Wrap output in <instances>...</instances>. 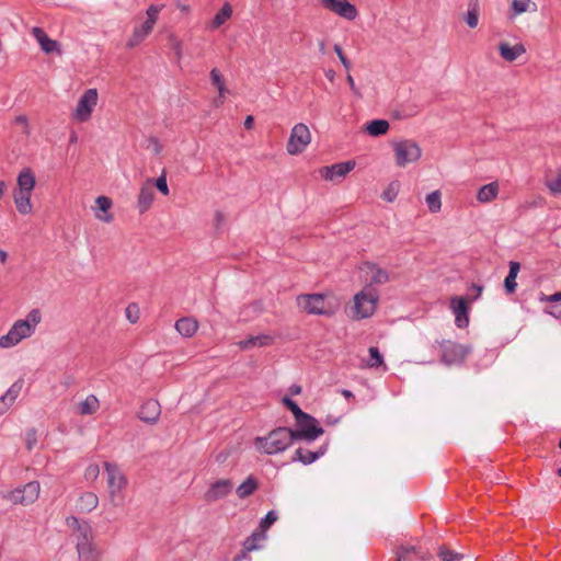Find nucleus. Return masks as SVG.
Masks as SVG:
<instances>
[{
  "instance_id": "f257e3e1",
  "label": "nucleus",
  "mask_w": 561,
  "mask_h": 561,
  "mask_svg": "<svg viewBox=\"0 0 561 561\" xmlns=\"http://www.w3.org/2000/svg\"><path fill=\"white\" fill-rule=\"evenodd\" d=\"M66 525L72 530L79 561H100L101 551L94 542L93 529L85 519L75 516L66 518Z\"/></svg>"
},
{
  "instance_id": "f03ea898",
  "label": "nucleus",
  "mask_w": 561,
  "mask_h": 561,
  "mask_svg": "<svg viewBox=\"0 0 561 561\" xmlns=\"http://www.w3.org/2000/svg\"><path fill=\"white\" fill-rule=\"evenodd\" d=\"M294 442L291 428L279 426L265 436L255 437L254 446L262 454L277 455L285 451Z\"/></svg>"
},
{
  "instance_id": "7ed1b4c3",
  "label": "nucleus",
  "mask_w": 561,
  "mask_h": 561,
  "mask_svg": "<svg viewBox=\"0 0 561 561\" xmlns=\"http://www.w3.org/2000/svg\"><path fill=\"white\" fill-rule=\"evenodd\" d=\"M378 301V291L373 286H365L363 290L354 296L352 318L355 320L370 318L376 311Z\"/></svg>"
},
{
  "instance_id": "20e7f679",
  "label": "nucleus",
  "mask_w": 561,
  "mask_h": 561,
  "mask_svg": "<svg viewBox=\"0 0 561 561\" xmlns=\"http://www.w3.org/2000/svg\"><path fill=\"white\" fill-rule=\"evenodd\" d=\"M295 420L297 428H291L295 442L305 440L311 443L324 433V430L319 425L317 419L308 413H306V419L295 417Z\"/></svg>"
},
{
  "instance_id": "39448f33",
  "label": "nucleus",
  "mask_w": 561,
  "mask_h": 561,
  "mask_svg": "<svg viewBox=\"0 0 561 561\" xmlns=\"http://www.w3.org/2000/svg\"><path fill=\"white\" fill-rule=\"evenodd\" d=\"M39 491V482L31 481L20 488L4 493L2 497L13 504L30 505L38 499Z\"/></svg>"
},
{
  "instance_id": "423d86ee",
  "label": "nucleus",
  "mask_w": 561,
  "mask_h": 561,
  "mask_svg": "<svg viewBox=\"0 0 561 561\" xmlns=\"http://www.w3.org/2000/svg\"><path fill=\"white\" fill-rule=\"evenodd\" d=\"M439 346L442 350L440 360L447 366L463 363L466 357L471 352L470 346H466L449 340H443L439 342Z\"/></svg>"
},
{
  "instance_id": "0eeeda50",
  "label": "nucleus",
  "mask_w": 561,
  "mask_h": 561,
  "mask_svg": "<svg viewBox=\"0 0 561 561\" xmlns=\"http://www.w3.org/2000/svg\"><path fill=\"white\" fill-rule=\"evenodd\" d=\"M396 162L403 168L408 163L417 161L421 158L422 150L413 140H401L393 144Z\"/></svg>"
},
{
  "instance_id": "6e6552de",
  "label": "nucleus",
  "mask_w": 561,
  "mask_h": 561,
  "mask_svg": "<svg viewBox=\"0 0 561 561\" xmlns=\"http://www.w3.org/2000/svg\"><path fill=\"white\" fill-rule=\"evenodd\" d=\"M311 140L309 128L302 124H296L290 133L287 151L289 154H298L305 150Z\"/></svg>"
},
{
  "instance_id": "1a4fd4ad",
  "label": "nucleus",
  "mask_w": 561,
  "mask_h": 561,
  "mask_svg": "<svg viewBox=\"0 0 561 561\" xmlns=\"http://www.w3.org/2000/svg\"><path fill=\"white\" fill-rule=\"evenodd\" d=\"M32 328L26 321H15L5 335L0 337V347L9 348L15 346L23 339L31 336Z\"/></svg>"
},
{
  "instance_id": "9d476101",
  "label": "nucleus",
  "mask_w": 561,
  "mask_h": 561,
  "mask_svg": "<svg viewBox=\"0 0 561 561\" xmlns=\"http://www.w3.org/2000/svg\"><path fill=\"white\" fill-rule=\"evenodd\" d=\"M98 103L96 89H88L79 99L73 116L79 122H87Z\"/></svg>"
},
{
  "instance_id": "9b49d317",
  "label": "nucleus",
  "mask_w": 561,
  "mask_h": 561,
  "mask_svg": "<svg viewBox=\"0 0 561 561\" xmlns=\"http://www.w3.org/2000/svg\"><path fill=\"white\" fill-rule=\"evenodd\" d=\"M104 468L107 473L108 492L114 501L116 495L126 486L127 480L116 463L105 461Z\"/></svg>"
},
{
  "instance_id": "f8f14e48",
  "label": "nucleus",
  "mask_w": 561,
  "mask_h": 561,
  "mask_svg": "<svg viewBox=\"0 0 561 561\" xmlns=\"http://www.w3.org/2000/svg\"><path fill=\"white\" fill-rule=\"evenodd\" d=\"M297 305L309 314H325V298L322 294H302L297 297Z\"/></svg>"
},
{
  "instance_id": "ddd939ff",
  "label": "nucleus",
  "mask_w": 561,
  "mask_h": 561,
  "mask_svg": "<svg viewBox=\"0 0 561 561\" xmlns=\"http://www.w3.org/2000/svg\"><path fill=\"white\" fill-rule=\"evenodd\" d=\"M355 161L348 160L322 167L319 172L324 180L336 181L344 179L355 168Z\"/></svg>"
},
{
  "instance_id": "4468645a",
  "label": "nucleus",
  "mask_w": 561,
  "mask_h": 561,
  "mask_svg": "<svg viewBox=\"0 0 561 561\" xmlns=\"http://www.w3.org/2000/svg\"><path fill=\"white\" fill-rule=\"evenodd\" d=\"M320 2L325 9L348 21L355 20L358 14L356 7L347 0H320Z\"/></svg>"
},
{
  "instance_id": "2eb2a0df",
  "label": "nucleus",
  "mask_w": 561,
  "mask_h": 561,
  "mask_svg": "<svg viewBox=\"0 0 561 561\" xmlns=\"http://www.w3.org/2000/svg\"><path fill=\"white\" fill-rule=\"evenodd\" d=\"M450 309L455 314V324L459 329L467 328L469 324V307L465 297L453 296L450 298Z\"/></svg>"
},
{
  "instance_id": "dca6fc26",
  "label": "nucleus",
  "mask_w": 561,
  "mask_h": 561,
  "mask_svg": "<svg viewBox=\"0 0 561 561\" xmlns=\"http://www.w3.org/2000/svg\"><path fill=\"white\" fill-rule=\"evenodd\" d=\"M233 485L229 479H220L214 482L205 493L206 502H216L226 497L232 490Z\"/></svg>"
},
{
  "instance_id": "f3484780",
  "label": "nucleus",
  "mask_w": 561,
  "mask_h": 561,
  "mask_svg": "<svg viewBox=\"0 0 561 561\" xmlns=\"http://www.w3.org/2000/svg\"><path fill=\"white\" fill-rule=\"evenodd\" d=\"M161 414L160 403L154 399L147 400L138 412V417L148 424H156Z\"/></svg>"
},
{
  "instance_id": "a211bd4d",
  "label": "nucleus",
  "mask_w": 561,
  "mask_h": 561,
  "mask_svg": "<svg viewBox=\"0 0 561 561\" xmlns=\"http://www.w3.org/2000/svg\"><path fill=\"white\" fill-rule=\"evenodd\" d=\"M23 382L18 380L11 385L7 392L0 397V415L7 413L11 405L15 402L22 390Z\"/></svg>"
},
{
  "instance_id": "6ab92c4d",
  "label": "nucleus",
  "mask_w": 561,
  "mask_h": 561,
  "mask_svg": "<svg viewBox=\"0 0 561 561\" xmlns=\"http://www.w3.org/2000/svg\"><path fill=\"white\" fill-rule=\"evenodd\" d=\"M327 450H328V444L322 445L314 451L304 449V448H298L295 453L293 460L300 461L304 465H311L316 460H318L320 457L325 455Z\"/></svg>"
},
{
  "instance_id": "aec40b11",
  "label": "nucleus",
  "mask_w": 561,
  "mask_h": 561,
  "mask_svg": "<svg viewBox=\"0 0 561 561\" xmlns=\"http://www.w3.org/2000/svg\"><path fill=\"white\" fill-rule=\"evenodd\" d=\"M154 24L152 20H146L141 25L135 27L133 35L126 43L128 48L138 46L152 31Z\"/></svg>"
},
{
  "instance_id": "412c9836",
  "label": "nucleus",
  "mask_w": 561,
  "mask_h": 561,
  "mask_svg": "<svg viewBox=\"0 0 561 561\" xmlns=\"http://www.w3.org/2000/svg\"><path fill=\"white\" fill-rule=\"evenodd\" d=\"M499 51L501 57L508 62L515 61L520 55L526 53L525 46L519 43L514 46H511L506 42H501L499 45Z\"/></svg>"
},
{
  "instance_id": "4be33fe9",
  "label": "nucleus",
  "mask_w": 561,
  "mask_h": 561,
  "mask_svg": "<svg viewBox=\"0 0 561 561\" xmlns=\"http://www.w3.org/2000/svg\"><path fill=\"white\" fill-rule=\"evenodd\" d=\"M36 181L33 171L30 168H24L16 179V191L32 193L35 187Z\"/></svg>"
},
{
  "instance_id": "5701e85b",
  "label": "nucleus",
  "mask_w": 561,
  "mask_h": 561,
  "mask_svg": "<svg viewBox=\"0 0 561 561\" xmlns=\"http://www.w3.org/2000/svg\"><path fill=\"white\" fill-rule=\"evenodd\" d=\"M32 34L38 42L42 50L46 54H50L58 50V42L49 38L43 28L33 27Z\"/></svg>"
},
{
  "instance_id": "b1692460",
  "label": "nucleus",
  "mask_w": 561,
  "mask_h": 561,
  "mask_svg": "<svg viewBox=\"0 0 561 561\" xmlns=\"http://www.w3.org/2000/svg\"><path fill=\"white\" fill-rule=\"evenodd\" d=\"M153 197L154 193L152 190V183L151 180H149L148 184L144 185L138 194L137 205L140 214H144L150 208Z\"/></svg>"
},
{
  "instance_id": "393cba45",
  "label": "nucleus",
  "mask_w": 561,
  "mask_h": 561,
  "mask_svg": "<svg viewBox=\"0 0 561 561\" xmlns=\"http://www.w3.org/2000/svg\"><path fill=\"white\" fill-rule=\"evenodd\" d=\"M367 275H369V284L367 286L385 284L389 279L388 272L371 263H365Z\"/></svg>"
},
{
  "instance_id": "a878e982",
  "label": "nucleus",
  "mask_w": 561,
  "mask_h": 561,
  "mask_svg": "<svg viewBox=\"0 0 561 561\" xmlns=\"http://www.w3.org/2000/svg\"><path fill=\"white\" fill-rule=\"evenodd\" d=\"M273 342V336L268 334H259L255 336H250L240 341L238 344L241 350H250L253 347H262L271 345Z\"/></svg>"
},
{
  "instance_id": "bb28decb",
  "label": "nucleus",
  "mask_w": 561,
  "mask_h": 561,
  "mask_svg": "<svg viewBox=\"0 0 561 561\" xmlns=\"http://www.w3.org/2000/svg\"><path fill=\"white\" fill-rule=\"evenodd\" d=\"M176 331L184 337H191L198 329V323L195 319L184 317L175 322Z\"/></svg>"
},
{
  "instance_id": "cd10ccee",
  "label": "nucleus",
  "mask_w": 561,
  "mask_h": 561,
  "mask_svg": "<svg viewBox=\"0 0 561 561\" xmlns=\"http://www.w3.org/2000/svg\"><path fill=\"white\" fill-rule=\"evenodd\" d=\"M99 504V497L93 492L82 493L77 502V508L81 513L92 512Z\"/></svg>"
},
{
  "instance_id": "c85d7f7f",
  "label": "nucleus",
  "mask_w": 561,
  "mask_h": 561,
  "mask_svg": "<svg viewBox=\"0 0 561 561\" xmlns=\"http://www.w3.org/2000/svg\"><path fill=\"white\" fill-rule=\"evenodd\" d=\"M31 195L32 193L14 190L13 199L20 214L27 215L32 211Z\"/></svg>"
},
{
  "instance_id": "c756f323",
  "label": "nucleus",
  "mask_w": 561,
  "mask_h": 561,
  "mask_svg": "<svg viewBox=\"0 0 561 561\" xmlns=\"http://www.w3.org/2000/svg\"><path fill=\"white\" fill-rule=\"evenodd\" d=\"M520 270V265L518 262L511 261L510 262V271L507 276L504 279V288L506 293L513 294L516 290L517 283L516 277L518 275V272Z\"/></svg>"
},
{
  "instance_id": "7c9ffc66",
  "label": "nucleus",
  "mask_w": 561,
  "mask_h": 561,
  "mask_svg": "<svg viewBox=\"0 0 561 561\" xmlns=\"http://www.w3.org/2000/svg\"><path fill=\"white\" fill-rule=\"evenodd\" d=\"M511 11L513 16L525 12H536L537 4L531 0H512Z\"/></svg>"
},
{
  "instance_id": "2f4dec72",
  "label": "nucleus",
  "mask_w": 561,
  "mask_h": 561,
  "mask_svg": "<svg viewBox=\"0 0 561 561\" xmlns=\"http://www.w3.org/2000/svg\"><path fill=\"white\" fill-rule=\"evenodd\" d=\"M480 3L479 0H469L468 11L465 15V21L469 27L474 28L479 23Z\"/></svg>"
},
{
  "instance_id": "473e14b6",
  "label": "nucleus",
  "mask_w": 561,
  "mask_h": 561,
  "mask_svg": "<svg viewBox=\"0 0 561 561\" xmlns=\"http://www.w3.org/2000/svg\"><path fill=\"white\" fill-rule=\"evenodd\" d=\"M265 538L266 536L263 531L256 530L244 539L242 543V549L248 553L259 550L261 548L259 542L263 541Z\"/></svg>"
},
{
  "instance_id": "72a5a7b5",
  "label": "nucleus",
  "mask_w": 561,
  "mask_h": 561,
  "mask_svg": "<svg viewBox=\"0 0 561 561\" xmlns=\"http://www.w3.org/2000/svg\"><path fill=\"white\" fill-rule=\"evenodd\" d=\"M259 483L253 476H249L236 490L240 499L250 496L257 489Z\"/></svg>"
},
{
  "instance_id": "f704fd0d",
  "label": "nucleus",
  "mask_w": 561,
  "mask_h": 561,
  "mask_svg": "<svg viewBox=\"0 0 561 561\" xmlns=\"http://www.w3.org/2000/svg\"><path fill=\"white\" fill-rule=\"evenodd\" d=\"M499 186L496 183H489L480 187L477 194V198L481 203H489L494 199L497 195Z\"/></svg>"
},
{
  "instance_id": "c9c22d12",
  "label": "nucleus",
  "mask_w": 561,
  "mask_h": 561,
  "mask_svg": "<svg viewBox=\"0 0 561 561\" xmlns=\"http://www.w3.org/2000/svg\"><path fill=\"white\" fill-rule=\"evenodd\" d=\"M95 203H96L98 209L101 210L102 213H104V215L96 214L98 219H100L104 222L112 221L113 216L107 214V210L112 206V201L106 196H99L96 198Z\"/></svg>"
},
{
  "instance_id": "e433bc0d",
  "label": "nucleus",
  "mask_w": 561,
  "mask_h": 561,
  "mask_svg": "<svg viewBox=\"0 0 561 561\" xmlns=\"http://www.w3.org/2000/svg\"><path fill=\"white\" fill-rule=\"evenodd\" d=\"M388 129L389 123L386 119H374L366 126L367 133L374 137L386 134Z\"/></svg>"
},
{
  "instance_id": "4c0bfd02",
  "label": "nucleus",
  "mask_w": 561,
  "mask_h": 561,
  "mask_svg": "<svg viewBox=\"0 0 561 561\" xmlns=\"http://www.w3.org/2000/svg\"><path fill=\"white\" fill-rule=\"evenodd\" d=\"M99 400L94 394L88 396L79 405L80 414L90 415L98 411Z\"/></svg>"
},
{
  "instance_id": "58836bf2",
  "label": "nucleus",
  "mask_w": 561,
  "mask_h": 561,
  "mask_svg": "<svg viewBox=\"0 0 561 561\" xmlns=\"http://www.w3.org/2000/svg\"><path fill=\"white\" fill-rule=\"evenodd\" d=\"M231 14H232V9H231L230 4H228V3L224 4L222 8L214 16V19L211 21V27L213 28H218L228 19H230Z\"/></svg>"
},
{
  "instance_id": "ea45409f",
  "label": "nucleus",
  "mask_w": 561,
  "mask_h": 561,
  "mask_svg": "<svg viewBox=\"0 0 561 561\" xmlns=\"http://www.w3.org/2000/svg\"><path fill=\"white\" fill-rule=\"evenodd\" d=\"M426 204L431 213L439 211L442 207L440 193L438 191H434L427 194Z\"/></svg>"
},
{
  "instance_id": "a19ab883",
  "label": "nucleus",
  "mask_w": 561,
  "mask_h": 561,
  "mask_svg": "<svg viewBox=\"0 0 561 561\" xmlns=\"http://www.w3.org/2000/svg\"><path fill=\"white\" fill-rule=\"evenodd\" d=\"M438 557L442 561H460L463 558V554L458 553L449 548L442 546L438 549Z\"/></svg>"
},
{
  "instance_id": "79ce46f5",
  "label": "nucleus",
  "mask_w": 561,
  "mask_h": 561,
  "mask_svg": "<svg viewBox=\"0 0 561 561\" xmlns=\"http://www.w3.org/2000/svg\"><path fill=\"white\" fill-rule=\"evenodd\" d=\"M283 404L294 414L295 417H305L306 419V412H304L299 405L291 400L289 397H284L282 400Z\"/></svg>"
},
{
  "instance_id": "37998d69",
  "label": "nucleus",
  "mask_w": 561,
  "mask_h": 561,
  "mask_svg": "<svg viewBox=\"0 0 561 561\" xmlns=\"http://www.w3.org/2000/svg\"><path fill=\"white\" fill-rule=\"evenodd\" d=\"M370 359L368 362L369 367H379L383 364V357L376 346L369 347Z\"/></svg>"
},
{
  "instance_id": "c03bdc74",
  "label": "nucleus",
  "mask_w": 561,
  "mask_h": 561,
  "mask_svg": "<svg viewBox=\"0 0 561 561\" xmlns=\"http://www.w3.org/2000/svg\"><path fill=\"white\" fill-rule=\"evenodd\" d=\"M41 311L38 309H33L27 313L26 318L22 319L21 321H26L32 328V333H34L35 328L41 322Z\"/></svg>"
},
{
  "instance_id": "a18cd8bd",
  "label": "nucleus",
  "mask_w": 561,
  "mask_h": 561,
  "mask_svg": "<svg viewBox=\"0 0 561 561\" xmlns=\"http://www.w3.org/2000/svg\"><path fill=\"white\" fill-rule=\"evenodd\" d=\"M277 520V514L274 511L267 512L264 518L260 523V531H265Z\"/></svg>"
},
{
  "instance_id": "49530a36",
  "label": "nucleus",
  "mask_w": 561,
  "mask_h": 561,
  "mask_svg": "<svg viewBox=\"0 0 561 561\" xmlns=\"http://www.w3.org/2000/svg\"><path fill=\"white\" fill-rule=\"evenodd\" d=\"M419 554V550L415 546H400L397 550V560L398 561H405V554Z\"/></svg>"
},
{
  "instance_id": "de8ad7c7",
  "label": "nucleus",
  "mask_w": 561,
  "mask_h": 561,
  "mask_svg": "<svg viewBox=\"0 0 561 561\" xmlns=\"http://www.w3.org/2000/svg\"><path fill=\"white\" fill-rule=\"evenodd\" d=\"M25 443L27 450H32L37 444V432L35 428L27 430L25 434Z\"/></svg>"
},
{
  "instance_id": "09e8293b",
  "label": "nucleus",
  "mask_w": 561,
  "mask_h": 561,
  "mask_svg": "<svg viewBox=\"0 0 561 561\" xmlns=\"http://www.w3.org/2000/svg\"><path fill=\"white\" fill-rule=\"evenodd\" d=\"M538 299L540 302H550L552 305H557L561 301V291H557L552 295H545L543 293H540Z\"/></svg>"
},
{
  "instance_id": "8fccbe9b",
  "label": "nucleus",
  "mask_w": 561,
  "mask_h": 561,
  "mask_svg": "<svg viewBox=\"0 0 561 561\" xmlns=\"http://www.w3.org/2000/svg\"><path fill=\"white\" fill-rule=\"evenodd\" d=\"M547 186L553 194H561V173L547 182Z\"/></svg>"
},
{
  "instance_id": "3c124183",
  "label": "nucleus",
  "mask_w": 561,
  "mask_h": 561,
  "mask_svg": "<svg viewBox=\"0 0 561 561\" xmlns=\"http://www.w3.org/2000/svg\"><path fill=\"white\" fill-rule=\"evenodd\" d=\"M209 77L213 85H215L216 89L225 84L224 78L217 68L211 69Z\"/></svg>"
},
{
  "instance_id": "603ef678",
  "label": "nucleus",
  "mask_w": 561,
  "mask_h": 561,
  "mask_svg": "<svg viewBox=\"0 0 561 561\" xmlns=\"http://www.w3.org/2000/svg\"><path fill=\"white\" fill-rule=\"evenodd\" d=\"M154 186L158 188L159 192H161L163 195L169 194V187L167 183V176L164 173H162L154 182Z\"/></svg>"
},
{
  "instance_id": "864d4df0",
  "label": "nucleus",
  "mask_w": 561,
  "mask_h": 561,
  "mask_svg": "<svg viewBox=\"0 0 561 561\" xmlns=\"http://www.w3.org/2000/svg\"><path fill=\"white\" fill-rule=\"evenodd\" d=\"M126 317L131 323L137 322V320L139 319V310L135 304H130L126 308Z\"/></svg>"
},
{
  "instance_id": "5fc2aeb1",
  "label": "nucleus",
  "mask_w": 561,
  "mask_h": 561,
  "mask_svg": "<svg viewBox=\"0 0 561 561\" xmlns=\"http://www.w3.org/2000/svg\"><path fill=\"white\" fill-rule=\"evenodd\" d=\"M334 51L336 53L341 64L343 65V67L346 69V70H350L352 65H351V61L346 58V56L344 55L343 53V49L340 45L335 44L334 45Z\"/></svg>"
},
{
  "instance_id": "6e6d98bb",
  "label": "nucleus",
  "mask_w": 561,
  "mask_h": 561,
  "mask_svg": "<svg viewBox=\"0 0 561 561\" xmlns=\"http://www.w3.org/2000/svg\"><path fill=\"white\" fill-rule=\"evenodd\" d=\"M100 474V468L98 465H89L84 471V478L87 480H95Z\"/></svg>"
},
{
  "instance_id": "4d7b16f0",
  "label": "nucleus",
  "mask_w": 561,
  "mask_h": 561,
  "mask_svg": "<svg viewBox=\"0 0 561 561\" xmlns=\"http://www.w3.org/2000/svg\"><path fill=\"white\" fill-rule=\"evenodd\" d=\"M545 313L561 320V301L543 309Z\"/></svg>"
},
{
  "instance_id": "13d9d810",
  "label": "nucleus",
  "mask_w": 561,
  "mask_h": 561,
  "mask_svg": "<svg viewBox=\"0 0 561 561\" xmlns=\"http://www.w3.org/2000/svg\"><path fill=\"white\" fill-rule=\"evenodd\" d=\"M159 12H160V8L158 5L151 4L147 9V16H148L147 20H152V24H156Z\"/></svg>"
},
{
  "instance_id": "bf43d9fd",
  "label": "nucleus",
  "mask_w": 561,
  "mask_h": 561,
  "mask_svg": "<svg viewBox=\"0 0 561 561\" xmlns=\"http://www.w3.org/2000/svg\"><path fill=\"white\" fill-rule=\"evenodd\" d=\"M15 124H20L23 126V134L28 136L30 135V128H28V125H27V117L24 116V115H20L18 117H15L14 119Z\"/></svg>"
},
{
  "instance_id": "052dcab7",
  "label": "nucleus",
  "mask_w": 561,
  "mask_h": 561,
  "mask_svg": "<svg viewBox=\"0 0 561 561\" xmlns=\"http://www.w3.org/2000/svg\"><path fill=\"white\" fill-rule=\"evenodd\" d=\"M251 558L248 552H245L243 549L233 558L232 561H250Z\"/></svg>"
},
{
  "instance_id": "680f3d73",
  "label": "nucleus",
  "mask_w": 561,
  "mask_h": 561,
  "mask_svg": "<svg viewBox=\"0 0 561 561\" xmlns=\"http://www.w3.org/2000/svg\"><path fill=\"white\" fill-rule=\"evenodd\" d=\"M346 81H347V83H348V85H350L351 90H352L355 94H358V90H357V88H356V85H355L354 79H353V77H352L350 73L346 76Z\"/></svg>"
},
{
  "instance_id": "e2e57ef3",
  "label": "nucleus",
  "mask_w": 561,
  "mask_h": 561,
  "mask_svg": "<svg viewBox=\"0 0 561 561\" xmlns=\"http://www.w3.org/2000/svg\"><path fill=\"white\" fill-rule=\"evenodd\" d=\"M219 99H225L226 94L229 93V90L224 85L217 88Z\"/></svg>"
},
{
  "instance_id": "0e129e2a",
  "label": "nucleus",
  "mask_w": 561,
  "mask_h": 561,
  "mask_svg": "<svg viewBox=\"0 0 561 561\" xmlns=\"http://www.w3.org/2000/svg\"><path fill=\"white\" fill-rule=\"evenodd\" d=\"M289 391L293 396L300 394L301 393V387L298 385H291L289 388Z\"/></svg>"
},
{
  "instance_id": "69168bd1",
  "label": "nucleus",
  "mask_w": 561,
  "mask_h": 561,
  "mask_svg": "<svg viewBox=\"0 0 561 561\" xmlns=\"http://www.w3.org/2000/svg\"><path fill=\"white\" fill-rule=\"evenodd\" d=\"M253 123H254L253 117H252V116H248V117L245 118V121H244L243 125H244V127H245L247 129H251V128H252V126H253Z\"/></svg>"
},
{
  "instance_id": "338daca9",
  "label": "nucleus",
  "mask_w": 561,
  "mask_h": 561,
  "mask_svg": "<svg viewBox=\"0 0 561 561\" xmlns=\"http://www.w3.org/2000/svg\"><path fill=\"white\" fill-rule=\"evenodd\" d=\"M173 49L175 51L176 57L181 58L182 51H181V43L180 42L174 43Z\"/></svg>"
},
{
  "instance_id": "774afa93",
  "label": "nucleus",
  "mask_w": 561,
  "mask_h": 561,
  "mask_svg": "<svg viewBox=\"0 0 561 561\" xmlns=\"http://www.w3.org/2000/svg\"><path fill=\"white\" fill-rule=\"evenodd\" d=\"M471 289L474 290V293H476V297L474 298H478L481 295L483 288H482V286H479L477 284H472Z\"/></svg>"
}]
</instances>
